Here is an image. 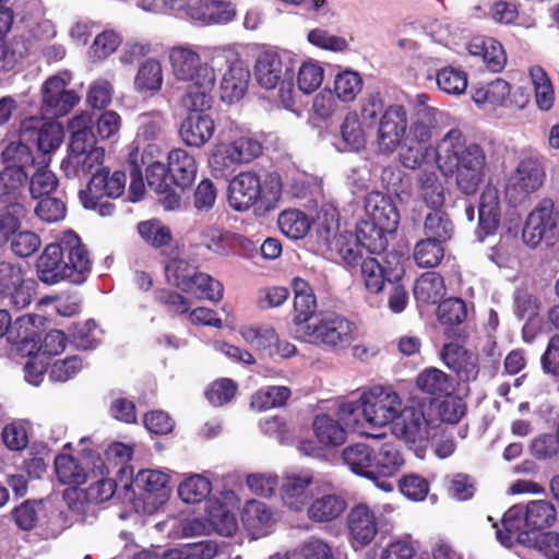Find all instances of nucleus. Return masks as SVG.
Here are the masks:
<instances>
[{
	"label": "nucleus",
	"instance_id": "obj_1",
	"mask_svg": "<svg viewBox=\"0 0 559 559\" xmlns=\"http://www.w3.org/2000/svg\"><path fill=\"white\" fill-rule=\"evenodd\" d=\"M435 162L444 177H455V186L465 195L476 193L487 171L484 147L468 141L460 129L449 130L437 143Z\"/></svg>",
	"mask_w": 559,
	"mask_h": 559
},
{
	"label": "nucleus",
	"instance_id": "obj_2",
	"mask_svg": "<svg viewBox=\"0 0 559 559\" xmlns=\"http://www.w3.org/2000/svg\"><path fill=\"white\" fill-rule=\"evenodd\" d=\"M92 270V259L81 238L72 230L62 234L58 241L47 245L36 261L40 282L55 285L62 281L80 285Z\"/></svg>",
	"mask_w": 559,
	"mask_h": 559
},
{
	"label": "nucleus",
	"instance_id": "obj_3",
	"mask_svg": "<svg viewBox=\"0 0 559 559\" xmlns=\"http://www.w3.org/2000/svg\"><path fill=\"white\" fill-rule=\"evenodd\" d=\"M71 132L67 156L60 169L68 179H82L103 165L105 148L96 145L88 114H81L69 121Z\"/></svg>",
	"mask_w": 559,
	"mask_h": 559
},
{
	"label": "nucleus",
	"instance_id": "obj_4",
	"mask_svg": "<svg viewBox=\"0 0 559 559\" xmlns=\"http://www.w3.org/2000/svg\"><path fill=\"white\" fill-rule=\"evenodd\" d=\"M405 401L390 386L373 385L365 391L357 401H347L338 405L340 416L347 424H358L360 414L367 425L373 428L393 427Z\"/></svg>",
	"mask_w": 559,
	"mask_h": 559
},
{
	"label": "nucleus",
	"instance_id": "obj_5",
	"mask_svg": "<svg viewBox=\"0 0 559 559\" xmlns=\"http://www.w3.org/2000/svg\"><path fill=\"white\" fill-rule=\"evenodd\" d=\"M254 78L265 90L280 86L283 105L286 108L294 105L295 61L290 56L272 48L262 50L255 59Z\"/></svg>",
	"mask_w": 559,
	"mask_h": 559
},
{
	"label": "nucleus",
	"instance_id": "obj_6",
	"mask_svg": "<svg viewBox=\"0 0 559 559\" xmlns=\"http://www.w3.org/2000/svg\"><path fill=\"white\" fill-rule=\"evenodd\" d=\"M4 167L0 170V203H22L28 175L25 168L33 163L27 145L12 142L1 154Z\"/></svg>",
	"mask_w": 559,
	"mask_h": 559
},
{
	"label": "nucleus",
	"instance_id": "obj_7",
	"mask_svg": "<svg viewBox=\"0 0 559 559\" xmlns=\"http://www.w3.org/2000/svg\"><path fill=\"white\" fill-rule=\"evenodd\" d=\"M353 322L333 311L318 313L310 325H305L298 337L309 344L330 349H344L355 341Z\"/></svg>",
	"mask_w": 559,
	"mask_h": 559
},
{
	"label": "nucleus",
	"instance_id": "obj_8",
	"mask_svg": "<svg viewBox=\"0 0 559 559\" xmlns=\"http://www.w3.org/2000/svg\"><path fill=\"white\" fill-rule=\"evenodd\" d=\"M400 214L390 197L382 192L371 191L365 198L364 216L359 218V231L362 238L376 240L383 247L384 233L396 229Z\"/></svg>",
	"mask_w": 559,
	"mask_h": 559
},
{
	"label": "nucleus",
	"instance_id": "obj_9",
	"mask_svg": "<svg viewBox=\"0 0 559 559\" xmlns=\"http://www.w3.org/2000/svg\"><path fill=\"white\" fill-rule=\"evenodd\" d=\"M209 57L215 64V71L222 70V67L226 66L219 82L222 102L233 104L241 99L250 81V71L245 61L225 47H214L209 50Z\"/></svg>",
	"mask_w": 559,
	"mask_h": 559
},
{
	"label": "nucleus",
	"instance_id": "obj_10",
	"mask_svg": "<svg viewBox=\"0 0 559 559\" xmlns=\"http://www.w3.org/2000/svg\"><path fill=\"white\" fill-rule=\"evenodd\" d=\"M545 179L546 170L538 157L528 156L521 159L507 179V201L513 206L526 202L543 187Z\"/></svg>",
	"mask_w": 559,
	"mask_h": 559
},
{
	"label": "nucleus",
	"instance_id": "obj_11",
	"mask_svg": "<svg viewBox=\"0 0 559 559\" xmlns=\"http://www.w3.org/2000/svg\"><path fill=\"white\" fill-rule=\"evenodd\" d=\"M261 153L260 141L251 136H239L229 143L217 144L210 158V166L216 177H227L239 165L252 162Z\"/></svg>",
	"mask_w": 559,
	"mask_h": 559
},
{
	"label": "nucleus",
	"instance_id": "obj_12",
	"mask_svg": "<svg viewBox=\"0 0 559 559\" xmlns=\"http://www.w3.org/2000/svg\"><path fill=\"white\" fill-rule=\"evenodd\" d=\"M522 238L531 248L537 247L542 241L552 246L559 238V215L550 199L542 200L528 214Z\"/></svg>",
	"mask_w": 559,
	"mask_h": 559
},
{
	"label": "nucleus",
	"instance_id": "obj_13",
	"mask_svg": "<svg viewBox=\"0 0 559 559\" xmlns=\"http://www.w3.org/2000/svg\"><path fill=\"white\" fill-rule=\"evenodd\" d=\"M436 420L427 417L421 405L406 401L391 430L407 443L421 444L436 435Z\"/></svg>",
	"mask_w": 559,
	"mask_h": 559
},
{
	"label": "nucleus",
	"instance_id": "obj_14",
	"mask_svg": "<svg viewBox=\"0 0 559 559\" xmlns=\"http://www.w3.org/2000/svg\"><path fill=\"white\" fill-rule=\"evenodd\" d=\"M56 474L64 485H82L90 475L94 477L108 473V466L95 451L83 452L81 459L69 454H60L55 460Z\"/></svg>",
	"mask_w": 559,
	"mask_h": 559
},
{
	"label": "nucleus",
	"instance_id": "obj_15",
	"mask_svg": "<svg viewBox=\"0 0 559 559\" xmlns=\"http://www.w3.org/2000/svg\"><path fill=\"white\" fill-rule=\"evenodd\" d=\"M164 119L159 114H143L139 117V127L128 163L145 164L157 158L162 152Z\"/></svg>",
	"mask_w": 559,
	"mask_h": 559
},
{
	"label": "nucleus",
	"instance_id": "obj_16",
	"mask_svg": "<svg viewBox=\"0 0 559 559\" xmlns=\"http://www.w3.org/2000/svg\"><path fill=\"white\" fill-rule=\"evenodd\" d=\"M33 295V287L25 282L21 265L0 262V304L20 311L31 305Z\"/></svg>",
	"mask_w": 559,
	"mask_h": 559
},
{
	"label": "nucleus",
	"instance_id": "obj_17",
	"mask_svg": "<svg viewBox=\"0 0 559 559\" xmlns=\"http://www.w3.org/2000/svg\"><path fill=\"white\" fill-rule=\"evenodd\" d=\"M204 49V58L195 51L191 46L180 45L175 46L169 50V63L174 76L178 81L191 82L201 79V75L207 73L209 75L215 74V64L209 57V50Z\"/></svg>",
	"mask_w": 559,
	"mask_h": 559
},
{
	"label": "nucleus",
	"instance_id": "obj_18",
	"mask_svg": "<svg viewBox=\"0 0 559 559\" xmlns=\"http://www.w3.org/2000/svg\"><path fill=\"white\" fill-rule=\"evenodd\" d=\"M127 176L122 171L110 174L103 165L93 174L86 189L79 191L82 205L88 210H96V205L104 198H119L126 188Z\"/></svg>",
	"mask_w": 559,
	"mask_h": 559
},
{
	"label": "nucleus",
	"instance_id": "obj_19",
	"mask_svg": "<svg viewBox=\"0 0 559 559\" xmlns=\"http://www.w3.org/2000/svg\"><path fill=\"white\" fill-rule=\"evenodd\" d=\"M407 111L400 104L385 107L380 116L377 132L378 148L383 154L393 153L407 135Z\"/></svg>",
	"mask_w": 559,
	"mask_h": 559
},
{
	"label": "nucleus",
	"instance_id": "obj_20",
	"mask_svg": "<svg viewBox=\"0 0 559 559\" xmlns=\"http://www.w3.org/2000/svg\"><path fill=\"white\" fill-rule=\"evenodd\" d=\"M382 247L376 241L362 238L359 231V225L356 224L355 234L352 231H343L334 236L329 242V250L334 259L342 261L347 267H356L364 258V251L373 253Z\"/></svg>",
	"mask_w": 559,
	"mask_h": 559
},
{
	"label": "nucleus",
	"instance_id": "obj_21",
	"mask_svg": "<svg viewBox=\"0 0 559 559\" xmlns=\"http://www.w3.org/2000/svg\"><path fill=\"white\" fill-rule=\"evenodd\" d=\"M381 525L377 510L365 503H358L352 508L347 515V528L352 546L355 549H361L370 545Z\"/></svg>",
	"mask_w": 559,
	"mask_h": 559
},
{
	"label": "nucleus",
	"instance_id": "obj_22",
	"mask_svg": "<svg viewBox=\"0 0 559 559\" xmlns=\"http://www.w3.org/2000/svg\"><path fill=\"white\" fill-rule=\"evenodd\" d=\"M70 75L64 72L50 76L43 85V109L46 115L58 117L68 114L79 102L78 95L67 88Z\"/></svg>",
	"mask_w": 559,
	"mask_h": 559
},
{
	"label": "nucleus",
	"instance_id": "obj_23",
	"mask_svg": "<svg viewBox=\"0 0 559 559\" xmlns=\"http://www.w3.org/2000/svg\"><path fill=\"white\" fill-rule=\"evenodd\" d=\"M427 94H417L413 100L411 123L407 135L411 141L430 144L438 129L437 116L439 111L428 104Z\"/></svg>",
	"mask_w": 559,
	"mask_h": 559
},
{
	"label": "nucleus",
	"instance_id": "obj_24",
	"mask_svg": "<svg viewBox=\"0 0 559 559\" xmlns=\"http://www.w3.org/2000/svg\"><path fill=\"white\" fill-rule=\"evenodd\" d=\"M526 514V509L523 504H515L506 511L501 520L502 528H498L496 532L497 539L501 545L508 548L514 544L532 545L534 532H531L528 527Z\"/></svg>",
	"mask_w": 559,
	"mask_h": 559
},
{
	"label": "nucleus",
	"instance_id": "obj_25",
	"mask_svg": "<svg viewBox=\"0 0 559 559\" xmlns=\"http://www.w3.org/2000/svg\"><path fill=\"white\" fill-rule=\"evenodd\" d=\"M395 261L391 266V261L386 260L389 266L382 265L373 257H364L359 261L360 276L368 292L377 294L382 290L384 282L395 283L404 275V267L399 257H392Z\"/></svg>",
	"mask_w": 559,
	"mask_h": 559
},
{
	"label": "nucleus",
	"instance_id": "obj_26",
	"mask_svg": "<svg viewBox=\"0 0 559 559\" xmlns=\"http://www.w3.org/2000/svg\"><path fill=\"white\" fill-rule=\"evenodd\" d=\"M168 480V474L157 469H142L134 476L132 486L142 492L147 512L157 510L166 502Z\"/></svg>",
	"mask_w": 559,
	"mask_h": 559
},
{
	"label": "nucleus",
	"instance_id": "obj_27",
	"mask_svg": "<svg viewBox=\"0 0 559 559\" xmlns=\"http://www.w3.org/2000/svg\"><path fill=\"white\" fill-rule=\"evenodd\" d=\"M313 477L310 471L287 473L280 486L281 499L285 507L295 512L302 511L310 500L309 487Z\"/></svg>",
	"mask_w": 559,
	"mask_h": 559
},
{
	"label": "nucleus",
	"instance_id": "obj_28",
	"mask_svg": "<svg viewBox=\"0 0 559 559\" xmlns=\"http://www.w3.org/2000/svg\"><path fill=\"white\" fill-rule=\"evenodd\" d=\"M21 135L25 140H34L38 151L48 155L62 143L63 130L58 123H40L38 119L31 118L22 123Z\"/></svg>",
	"mask_w": 559,
	"mask_h": 559
},
{
	"label": "nucleus",
	"instance_id": "obj_29",
	"mask_svg": "<svg viewBox=\"0 0 559 559\" xmlns=\"http://www.w3.org/2000/svg\"><path fill=\"white\" fill-rule=\"evenodd\" d=\"M442 361L454 371L461 381L469 382L479 373L478 358L456 343L444 344L440 353Z\"/></svg>",
	"mask_w": 559,
	"mask_h": 559
},
{
	"label": "nucleus",
	"instance_id": "obj_30",
	"mask_svg": "<svg viewBox=\"0 0 559 559\" xmlns=\"http://www.w3.org/2000/svg\"><path fill=\"white\" fill-rule=\"evenodd\" d=\"M261 194V181L257 174L242 171L229 183L228 202L236 211L251 207Z\"/></svg>",
	"mask_w": 559,
	"mask_h": 559
},
{
	"label": "nucleus",
	"instance_id": "obj_31",
	"mask_svg": "<svg viewBox=\"0 0 559 559\" xmlns=\"http://www.w3.org/2000/svg\"><path fill=\"white\" fill-rule=\"evenodd\" d=\"M241 520L245 528L254 539L269 535L276 523L272 508L259 500H250L245 504Z\"/></svg>",
	"mask_w": 559,
	"mask_h": 559
},
{
	"label": "nucleus",
	"instance_id": "obj_32",
	"mask_svg": "<svg viewBox=\"0 0 559 559\" xmlns=\"http://www.w3.org/2000/svg\"><path fill=\"white\" fill-rule=\"evenodd\" d=\"M294 290V323L296 333L299 335L305 325H310L314 319L317 310V298L310 284L300 277L292 281Z\"/></svg>",
	"mask_w": 559,
	"mask_h": 559
},
{
	"label": "nucleus",
	"instance_id": "obj_33",
	"mask_svg": "<svg viewBox=\"0 0 559 559\" xmlns=\"http://www.w3.org/2000/svg\"><path fill=\"white\" fill-rule=\"evenodd\" d=\"M214 131L215 122L211 116L189 114L180 124L179 135L187 146L200 148L211 140Z\"/></svg>",
	"mask_w": 559,
	"mask_h": 559
},
{
	"label": "nucleus",
	"instance_id": "obj_34",
	"mask_svg": "<svg viewBox=\"0 0 559 559\" xmlns=\"http://www.w3.org/2000/svg\"><path fill=\"white\" fill-rule=\"evenodd\" d=\"M236 15L230 2L219 0H198L189 10V19L203 24H226Z\"/></svg>",
	"mask_w": 559,
	"mask_h": 559
},
{
	"label": "nucleus",
	"instance_id": "obj_35",
	"mask_svg": "<svg viewBox=\"0 0 559 559\" xmlns=\"http://www.w3.org/2000/svg\"><path fill=\"white\" fill-rule=\"evenodd\" d=\"M167 169L173 182L186 189L197 177L198 165L193 155L183 148H173L167 156Z\"/></svg>",
	"mask_w": 559,
	"mask_h": 559
},
{
	"label": "nucleus",
	"instance_id": "obj_36",
	"mask_svg": "<svg viewBox=\"0 0 559 559\" xmlns=\"http://www.w3.org/2000/svg\"><path fill=\"white\" fill-rule=\"evenodd\" d=\"M416 197L431 210L441 209L445 201V188L438 173L424 169L416 178Z\"/></svg>",
	"mask_w": 559,
	"mask_h": 559
},
{
	"label": "nucleus",
	"instance_id": "obj_37",
	"mask_svg": "<svg viewBox=\"0 0 559 559\" xmlns=\"http://www.w3.org/2000/svg\"><path fill=\"white\" fill-rule=\"evenodd\" d=\"M501 217L500 193L497 187L488 185L481 192L478 206L479 229L485 236L495 234Z\"/></svg>",
	"mask_w": 559,
	"mask_h": 559
},
{
	"label": "nucleus",
	"instance_id": "obj_38",
	"mask_svg": "<svg viewBox=\"0 0 559 559\" xmlns=\"http://www.w3.org/2000/svg\"><path fill=\"white\" fill-rule=\"evenodd\" d=\"M338 419L333 418L328 414L317 415L312 423L313 433L320 444L326 448H336L342 445L346 441L347 432L344 425L341 423L343 419L337 411ZM345 425L347 424L344 420ZM353 424H355L353 421Z\"/></svg>",
	"mask_w": 559,
	"mask_h": 559
},
{
	"label": "nucleus",
	"instance_id": "obj_39",
	"mask_svg": "<svg viewBox=\"0 0 559 559\" xmlns=\"http://www.w3.org/2000/svg\"><path fill=\"white\" fill-rule=\"evenodd\" d=\"M216 82V74L201 75V79L188 82L189 85L182 97V105L192 114H200L212 106V91Z\"/></svg>",
	"mask_w": 559,
	"mask_h": 559
},
{
	"label": "nucleus",
	"instance_id": "obj_40",
	"mask_svg": "<svg viewBox=\"0 0 559 559\" xmlns=\"http://www.w3.org/2000/svg\"><path fill=\"white\" fill-rule=\"evenodd\" d=\"M345 465L354 474L374 480V451L365 443H356L346 447L342 452Z\"/></svg>",
	"mask_w": 559,
	"mask_h": 559
},
{
	"label": "nucleus",
	"instance_id": "obj_41",
	"mask_svg": "<svg viewBox=\"0 0 559 559\" xmlns=\"http://www.w3.org/2000/svg\"><path fill=\"white\" fill-rule=\"evenodd\" d=\"M405 464L404 454L400 445L386 442L374 452V480L378 477L391 478L401 472Z\"/></svg>",
	"mask_w": 559,
	"mask_h": 559
},
{
	"label": "nucleus",
	"instance_id": "obj_42",
	"mask_svg": "<svg viewBox=\"0 0 559 559\" xmlns=\"http://www.w3.org/2000/svg\"><path fill=\"white\" fill-rule=\"evenodd\" d=\"M164 83L162 62L156 58L142 61L134 76V88L142 94H156Z\"/></svg>",
	"mask_w": 559,
	"mask_h": 559
},
{
	"label": "nucleus",
	"instance_id": "obj_43",
	"mask_svg": "<svg viewBox=\"0 0 559 559\" xmlns=\"http://www.w3.org/2000/svg\"><path fill=\"white\" fill-rule=\"evenodd\" d=\"M346 509V501L334 493L323 495L314 499L307 509L308 518L317 523L331 522Z\"/></svg>",
	"mask_w": 559,
	"mask_h": 559
},
{
	"label": "nucleus",
	"instance_id": "obj_44",
	"mask_svg": "<svg viewBox=\"0 0 559 559\" xmlns=\"http://www.w3.org/2000/svg\"><path fill=\"white\" fill-rule=\"evenodd\" d=\"M416 385L421 392L435 396H449L454 390L452 378L433 367L419 372Z\"/></svg>",
	"mask_w": 559,
	"mask_h": 559
},
{
	"label": "nucleus",
	"instance_id": "obj_45",
	"mask_svg": "<svg viewBox=\"0 0 559 559\" xmlns=\"http://www.w3.org/2000/svg\"><path fill=\"white\" fill-rule=\"evenodd\" d=\"M207 521L223 536H231L238 527L237 519L218 499H209L205 504Z\"/></svg>",
	"mask_w": 559,
	"mask_h": 559
},
{
	"label": "nucleus",
	"instance_id": "obj_46",
	"mask_svg": "<svg viewBox=\"0 0 559 559\" xmlns=\"http://www.w3.org/2000/svg\"><path fill=\"white\" fill-rule=\"evenodd\" d=\"M357 112H348L341 124L342 145L337 146L338 151L358 152L365 147L367 138Z\"/></svg>",
	"mask_w": 559,
	"mask_h": 559
},
{
	"label": "nucleus",
	"instance_id": "obj_47",
	"mask_svg": "<svg viewBox=\"0 0 559 559\" xmlns=\"http://www.w3.org/2000/svg\"><path fill=\"white\" fill-rule=\"evenodd\" d=\"M425 239L444 245L454 234V225L449 215L441 209L432 210L424 221Z\"/></svg>",
	"mask_w": 559,
	"mask_h": 559
},
{
	"label": "nucleus",
	"instance_id": "obj_48",
	"mask_svg": "<svg viewBox=\"0 0 559 559\" xmlns=\"http://www.w3.org/2000/svg\"><path fill=\"white\" fill-rule=\"evenodd\" d=\"M445 294L443 278L436 272L424 273L415 283L414 296L421 304H437Z\"/></svg>",
	"mask_w": 559,
	"mask_h": 559
},
{
	"label": "nucleus",
	"instance_id": "obj_49",
	"mask_svg": "<svg viewBox=\"0 0 559 559\" xmlns=\"http://www.w3.org/2000/svg\"><path fill=\"white\" fill-rule=\"evenodd\" d=\"M509 95V83L502 79H496L484 86L477 87L472 98L478 107L486 105L507 106Z\"/></svg>",
	"mask_w": 559,
	"mask_h": 559
},
{
	"label": "nucleus",
	"instance_id": "obj_50",
	"mask_svg": "<svg viewBox=\"0 0 559 559\" xmlns=\"http://www.w3.org/2000/svg\"><path fill=\"white\" fill-rule=\"evenodd\" d=\"M526 521L531 532L537 533L538 530L549 527L557 520V511L550 501L533 500L525 506Z\"/></svg>",
	"mask_w": 559,
	"mask_h": 559
},
{
	"label": "nucleus",
	"instance_id": "obj_51",
	"mask_svg": "<svg viewBox=\"0 0 559 559\" xmlns=\"http://www.w3.org/2000/svg\"><path fill=\"white\" fill-rule=\"evenodd\" d=\"M211 481L200 474L186 477L178 487V495L186 503H199L206 499L211 492Z\"/></svg>",
	"mask_w": 559,
	"mask_h": 559
},
{
	"label": "nucleus",
	"instance_id": "obj_52",
	"mask_svg": "<svg viewBox=\"0 0 559 559\" xmlns=\"http://www.w3.org/2000/svg\"><path fill=\"white\" fill-rule=\"evenodd\" d=\"M362 86V78L357 71L346 69L335 75L334 92L336 97L343 103L354 102L361 92Z\"/></svg>",
	"mask_w": 559,
	"mask_h": 559
},
{
	"label": "nucleus",
	"instance_id": "obj_53",
	"mask_svg": "<svg viewBox=\"0 0 559 559\" xmlns=\"http://www.w3.org/2000/svg\"><path fill=\"white\" fill-rule=\"evenodd\" d=\"M190 282V289H186L185 293L212 302H218L223 298V284L211 275L197 271Z\"/></svg>",
	"mask_w": 559,
	"mask_h": 559
},
{
	"label": "nucleus",
	"instance_id": "obj_54",
	"mask_svg": "<svg viewBox=\"0 0 559 559\" xmlns=\"http://www.w3.org/2000/svg\"><path fill=\"white\" fill-rule=\"evenodd\" d=\"M26 215L23 203L4 204L0 210V246L5 245L21 228V221Z\"/></svg>",
	"mask_w": 559,
	"mask_h": 559
},
{
	"label": "nucleus",
	"instance_id": "obj_55",
	"mask_svg": "<svg viewBox=\"0 0 559 559\" xmlns=\"http://www.w3.org/2000/svg\"><path fill=\"white\" fill-rule=\"evenodd\" d=\"M281 231L290 239L304 238L310 229V221L299 210H286L278 216Z\"/></svg>",
	"mask_w": 559,
	"mask_h": 559
},
{
	"label": "nucleus",
	"instance_id": "obj_56",
	"mask_svg": "<svg viewBox=\"0 0 559 559\" xmlns=\"http://www.w3.org/2000/svg\"><path fill=\"white\" fill-rule=\"evenodd\" d=\"M530 76L538 108L544 111L549 110L554 105L555 92L546 71L539 66H534L530 69Z\"/></svg>",
	"mask_w": 559,
	"mask_h": 559
},
{
	"label": "nucleus",
	"instance_id": "obj_57",
	"mask_svg": "<svg viewBox=\"0 0 559 559\" xmlns=\"http://www.w3.org/2000/svg\"><path fill=\"white\" fill-rule=\"evenodd\" d=\"M242 338L253 348L265 356L272 357V349L277 341V334L271 326H246L240 331Z\"/></svg>",
	"mask_w": 559,
	"mask_h": 559
},
{
	"label": "nucleus",
	"instance_id": "obj_58",
	"mask_svg": "<svg viewBox=\"0 0 559 559\" xmlns=\"http://www.w3.org/2000/svg\"><path fill=\"white\" fill-rule=\"evenodd\" d=\"M436 83L440 91L449 95H461L467 88V75L457 68L444 67L437 71Z\"/></svg>",
	"mask_w": 559,
	"mask_h": 559
},
{
	"label": "nucleus",
	"instance_id": "obj_59",
	"mask_svg": "<svg viewBox=\"0 0 559 559\" xmlns=\"http://www.w3.org/2000/svg\"><path fill=\"white\" fill-rule=\"evenodd\" d=\"M195 273L197 267L181 258L170 259L165 265L167 282L182 292L190 289V281Z\"/></svg>",
	"mask_w": 559,
	"mask_h": 559
},
{
	"label": "nucleus",
	"instance_id": "obj_60",
	"mask_svg": "<svg viewBox=\"0 0 559 559\" xmlns=\"http://www.w3.org/2000/svg\"><path fill=\"white\" fill-rule=\"evenodd\" d=\"M399 147V157L401 164L405 168L415 170L419 168L428 157L431 145L427 143L411 141L409 138L406 136Z\"/></svg>",
	"mask_w": 559,
	"mask_h": 559
},
{
	"label": "nucleus",
	"instance_id": "obj_61",
	"mask_svg": "<svg viewBox=\"0 0 559 559\" xmlns=\"http://www.w3.org/2000/svg\"><path fill=\"white\" fill-rule=\"evenodd\" d=\"M290 395L287 386H266L252 395L251 407L263 412L273 407L282 406Z\"/></svg>",
	"mask_w": 559,
	"mask_h": 559
},
{
	"label": "nucleus",
	"instance_id": "obj_62",
	"mask_svg": "<svg viewBox=\"0 0 559 559\" xmlns=\"http://www.w3.org/2000/svg\"><path fill=\"white\" fill-rule=\"evenodd\" d=\"M323 78L324 70L317 61H305L298 68L297 87L304 94H311L321 86Z\"/></svg>",
	"mask_w": 559,
	"mask_h": 559
},
{
	"label": "nucleus",
	"instance_id": "obj_63",
	"mask_svg": "<svg viewBox=\"0 0 559 559\" xmlns=\"http://www.w3.org/2000/svg\"><path fill=\"white\" fill-rule=\"evenodd\" d=\"M141 238L154 248H163L170 245L173 235L166 225L160 221L150 219L138 225Z\"/></svg>",
	"mask_w": 559,
	"mask_h": 559
},
{
	"label": "nucleus",
	"instance_id": "obj_64",
	"mask_svg": "<svg viewBox=\"0 0 559 559\" xmlns=\"http://www.w3.org/2000/svg\"><path fill=\"white\" fill-rule=\"evenodd\" d=\"M413 255L418 266L435 267L443 259L444 248L431 239H421L415 245Z\"/></svg>",
	"mask_w": 559,
	"mask_h": 559
}]
</instances>
